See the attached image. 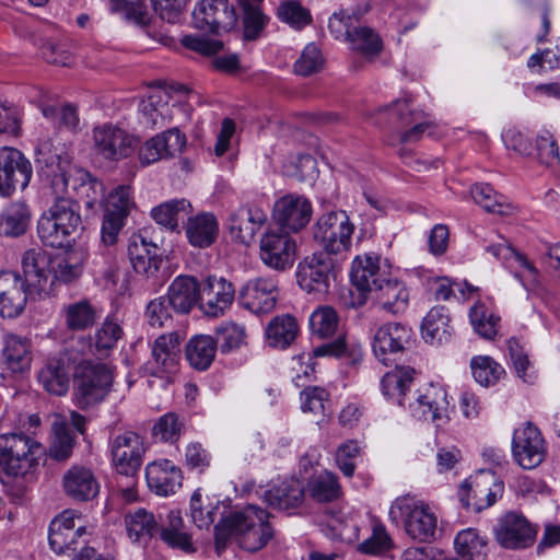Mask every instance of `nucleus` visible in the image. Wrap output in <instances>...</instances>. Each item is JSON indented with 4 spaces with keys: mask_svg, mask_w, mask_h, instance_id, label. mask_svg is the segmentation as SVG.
Masks as SVG:
<instances>
[{
    "mask_svg": "<svg viewBox=\"0 0 560 560\" xmlns=\"http://www.w3.org/2000/svg\"><path fill=\"white\" fill-rule=\"evenodd\" d=\"M47 143L37 149L36 161L47 167V176L51 177L50 187L55 196H72L74 191L78 201L92 209L104 196V186L82 168L73 166L67 158L47 152Z\"/></svg>",
    "mask_w": 560,
    "mask_h": 560,
    "instance_id": "obj_1",
    "label": "nucleus"
},
{
    "mask_svg": "<svg viewBox=\"0 0 560 560\" xmlns=\"http://www.w3.org/2000/svg\"><path fill=\"white\" fill-rule=\"evenodd\" d=\"M268 518L269 513L256 505L231 513L214 527L217 551L224 550L232 538L244 550L255 552L261 549L273 537Z\"/></svg>",
    "mask_w": 560,
    "mask_h": 560,
    "instance_id": "obj_2",
    "label": "nucleus"
},
{
    "mask_svg": "<svg viewBox=\"0 0 560 560\" xmlns=\"http://www.w3.org/2000/svg\"><path fill=\"white\" fill-rule=\"evenodd\" d=\"M73 197L56 196L52 206L39 218L37 233L46 246L62 248L83 229Z\"/></svg>",
    "mask_w": 560,
    "mask_h": 560,
    "instance_id": "obj_3",
    "label": "nucleus"
},
{
    "mask_svg": "<svg viewBox=\"0 0 560 560\" xmlns=\"http://www.w3.org/2000/svg\"><path fill=\"white\" fill-rule=\"evenodd\" d=\"M113 385V373L101 362L79 359L73 372L75 404L85 409L105 399Z\"/></svg>",
    "mask_w": 560,
    "mask_h": 560,
    "instance_id": "obj_4",
    "label": "nucleus"
},
{
    "mask_svg": "<svg viewBox=\"0 0 560 560\" xmlns=\"http://www.w3.org/2000/svg\"><path fill=\"white\" fill-rule=\"evenodd\" d=\"M393 517H404L407 535L413 540L427 542L434 538L436 516L429 505L410 495L396 499L390 508Z\"/></svg>",
    "mask_w": 560,
    "mask_h": 560,
    "instance_id": "obj_5",
    "label": "nucleus"
},
{
    "mask_svg": "<svg viewBox=\"0 0 560 560\" xmlns=\"http://www.w3.org/2000/svg\"><path fill=\"white\" fill-rule=\"evenodd\" d=\"M353 230L354 226L345 211H331L319 217L313 235L326 254H339L350 248Z\"/></svg>",
    "mask_w": 560,
    "mask_h": 560,
    "instance_id": "obj_6",
    "label": "nucleus"
},
{
    "mask_svg": "<svg viewBox=\"0 0 560 560\" xmlns=\"http://www.w3.org/2000/svg\"><path fill=\"white\" fill-rule=\"evenodd\" d=\"M35 445L25 434H0V468L9 476H23L35 464Z\"/></svg>",
    "mask_w": 560,
    "mask_h": 560,
    "instance_id": "obj_7",
    "label": "nucleus"
},
{
    "mask_svg": "<svg viewBox=\"0 0 560 560\" xmlns=\"http://www.w3.org/2000/svg\"><path fill=\"white\" fill-rule=\"evenodd\" d=\"M145 453L143 439L133 431H125L110 442L112 464L119 475L135 477Z\"/></svg>",
    "mask_w": 560,
    "mask_h": 560,
    "instance_id": "obj_8",
    "label": "nucleus"
},
{
    "mask_svg": "<svg viewBox=\"0 0 560 560\" xmlns=\"http://www.w3.org/2000/svg\"><path fill=\"white\" fill-rule=\"evenodd\" d=\"M80 359V351L70 347L58 354L47 359L45 365L39 371L38 380L43 387L52 395L62 396L69 389L71 369L75 370V365Z\"/></svg>",
    "mask_w": 560,
    "mask_h": 560,
    "instance_id": "obj_9",
    "label": "nucleus"
},
{
    "mask_svg": "<svg viewBox=\"0 0 560 560\" xmlns=\"http://www.w3.org/2000/svg\"><path fill=\"white\" fill-rule=\"evenodd\" d=\"M32 177V165L21 151L0 148V196L9 197L16 189H24Z\"/></svg>",
    "mask_w": 560,
    "mask_h": 560,
    "instance_id": "obj_10",
    "label": "nucleus"
},
{
    "mask_svg": "<svg viewBox=\"0 0 560 560\" xmlns=\"http://www.w3.org/2000/svg\"><path fill=\"white\" fill-rule=\"evenodd\" d=\"M536 529L527 518L517 512H508L494 528L498 544L505 549H524L532 546L536 539Z\"/></svg>",
    "mask_w": 560,
    "mask_h": 560,
    "instance_id": "obj_11",
    "label": "nucleus"
},
{
    "mask_svg": "<svg viewBox=\"0 0 560 560\" xmlns=\"http://www.w3.org/2000/svg\"><path fill=\"white\" fill-rule=\"evenodd\" d=\"M192 20L196 28L220 33L232 30L237 19L226 0H201L192 12Z\"/></svg>",
    "mask_w": 560,
    "mask_h": 560,
    "instance_id": "obj_12",
    "label": "nucleus"
},
{
    "mask_svg": "<svg viewBox=\"0 0 560 560\" xmlns=\"http://www.w3.org/2000/svg\"><path fill=\"white\" fill-rule=\"evenodd\" d=\"M93 143L96 153L110 161L129 156L135 147L133 138L112 124H104L93 129Z\"/></svg>",
    "mask_w": 560,
    "mask_h": 560,
    "instance_id": "obj_13",
    "label": "nucleus"
},
{
    "mask_svg": "<svg viewBox=\"0 0 560 560\" xmlns=\"http://www.w3.org/2000/svg\"><path fill=\"white\" fill-rule=\"evenodd\" d=\"M515 460L525 469L537 467L545 458L546 447L539 429L530 422L515 430L512 442Z\"/></svg>",
    "mask_w": 560,
    "mask_h": 560,
    "instance_id": "obj_14",
    "label": "nucleus"
},
{
    "mask_svg": "<svg viewBox=\"0 0 560 560\" xmlns=\"http://www.w3.org/2000/svg\"><path fill=\"white\" fill-rule=\"evenodd\" d=\"M259 247L262 262L270 268L285 270L294 264L296 244L288 233L266 232Z\"/></svg>",
    "mask_w": 560,
    "mask_h": 560,
    "instance_id": "obj_15",
    "label": "nucleus"
},
{
    "mask_svg": "<svg viewBox=\"0 0 560 560\" xmlns=\"http://www.w3.org/2000/svg\"><path fill=\"white\" fill-rule=\"evenodd\" d=\"M179 101L170 95L164 88L152 89L145 100L140 104L143 122L152 129H162L168 126L180 108Z\"/></svg>",
    "mask_w": 560,
    "mask_h": 560,
    "instance_id": "obj_16",
    "label": "nucleus"
},
{
    "mask_svg": "<svg viewBox=\"0 0 560 560\" xmlns=\"http://www.w3.org/2000/svg\"><path fill=\"white\" fill-rule=\"evenodd\" d=\"M84 535L85 528L83 526L75 527L72 513L66 511L51 522L48 539L56 553L65 555L86 547Z\"/></svg>",
    "mask_w": 560,
    "mask_h": 560,
    "instance_id": "obj_17",
    "label": "nucleus"
},
{
    "mask_svg": "<svg viewBox=\"0 0 560 560\" xmlns=\"http://www.w3.org/2000/svg\"><path fill=\"white\" fill-rule=\"evenodd\" d=\"M334 260L326 253H315L299 265L298 282L307 292H325L329 287Z\"/></svg>",
    "mask_w": 560,
    "mask_h": 560,
    "instance_id": "obj_18",
    "label": "nucleus"
},
{
    "mask_svg": "<svg viewBox=\"0 0 560 560\" xmlns=\"http://www.w3.org/2000/svg\"><path fill=\"white\" fill-rule=\"evenodd\" d=\"M313 209L304 196L285 195L273 207L276 222L288 231L299 232L304 229L312 218Z\"/></svg>",
    "mask_w": 560,
    "mask_h": 560,
    "instance_id": "obj_19",
    "label": "nucleus"
},
{
    "mask_svg": "<svg viewBox=\"0 0 560 560\" xmlns=\"http://www.w3.org/2000/svg\"><path fill=\"white\" fill-rule=\"evenodd\" d=\"M234 299V284L225 278L210 276L200 285V308L207 316L222 315Z\"/></svg>",
    "mask_w": 560,
    "mask_h": 560,
    "instance_id": "obj_20",
    "label": "nucleus"
},
{
    "mask_svg": "<svg viewBox=\"0 0 560 560\" xmlns=\"http://www.w3.org/2000/svg\"><path fill=\"white\" fill-rule=\"evenodd\" d=\"M278 285L272 278L248 280L240 291L241 304L255 314L268 313L276 306Z\"/></svg>",
    "mask_w": 560,
    "mask_h": 560,
    "instance_id": "obj_21",
    "label": "nucleus"
},
{
    "mask_svg": "<svg viewBox=\"0 0 560 560\" xmlns=\"http://www.w3.org/2000/svg\"><path fill=\"white\" fill-rule=\"evenodd\" d=\"M22 279L27 285L30 292L49 293V278L51 258L47 252L40 247L27 249L22 256Z\"/></svg>",
    "mask_w": 560,
    "mask_h": 560,
    "instance_id": "obj_22",
    "label": "nucleus"
},
{
    "mask_svg": "<svg viewBox=\"0 0 560 560\" xmlns=\"http://www.w3.org/2000/svg\"><path fill=\"white\" fill-rule=\"evenodd\" d=\"M185 145L186 136L178 128H170L145 141L139 150V160L141 164L149 165L175 156Z\"/></svg>",
    "mask_w": 560,
    "mask_h": 560,
    "instance_id": "obj_23",
    "label": "nucleus"
},
{
    "mask_svg": "<svg viewBox=\"0 0 560 560\" xmlns=\"http://www.w3.org/2000/svg\"><path fill=\"white\" fill-rule=\"evenodd\" d=\"M27 285L19 273L4 271L0 273V316L15 318L23 311L27 301Z\"/></svg>",
    "mask_w": 560,
    "mask_h": 560,
    "instance_id": "obj_24",
    "label": "nucleus"
},
{
    "mask_svg": "<svg viewBox=\"0 0 560 560\" xmlns=\"http://www.w3.org/2000/svg\"><path fill=\"white\" fill-rule=\"evenodd\" d=\"M266 213L258 207L241 206L229 218V231L233 240L249 245L265 224Z\"/></svg>",
    "mask_w": 560,
    "mask_h": 560,
    "instance_id": "obj_25",
    "label": "nucleus"
},
{
    "mask_svg": "<svg viewBox=\"0 0 560 560\" xmlns=\"http://www.w3.org/2000/svg\"><path fill=\"white\" fill-rule=\"evenodd\" d=\"M409 338L410 334L402 325L398 323L384 325L374 335L373 352L381 362L388 364L393 361V355L405 349Z\"/></svg>",
    "mask_w": 560,
    "mask_h": 560,
    "instance_id": "obj_26",
    "label": "nucleus"
},
{
    "mask_svg": "<svg viewBox=\"0 0 560 560\" xmlns=\"http://www.w3.org/2000/svg\"><path fill=\"white\" fill-rule=\"evenodd\" d=\"M369 293L382 310L393 315L400 314L407 308L409 292L397 279L383 278Z\"/></svg>",
    "mask_w": 560,
    "mask_h": 560,
    "instance_id": "obj_27",
    "label": "nucleus"
},
{
    "mask_svg": "<svg viewBox=\"0 0 560 560\" xmlns=\"http://www.w3.org/2000/svg\"><path fill=\"white\" fill-rule=\"evenodd\" d=\"M145 477L150 489L159 495L174 494L182 487L180 469L167 459L148 465Z\"/></svg>",
    "mask_w": 560,
    "mask_h": 560,
    "instance_id": "obj_28",
    "label": "nucleus"
},
{
    "mask_svg": "<svg viewBox=\"0 0 560 560\" xmlns=\"http://www.w3.org/2000/svg\"><path fill=\"white\" fill-rule=\"evenodd\" d=\"M62 482L67 495L80 502L94 499L100 490L93 471L84 466H72L63 475Z\"/></svg>",
    "mask_w": 560,
    "mask_h": 560,
    "instance_id": "obj_29",
    "label": "nucleus"
},
{
    "mask_svg": "<svg viewBox=\"0 0 560 560\" xmlns=\"http://www.w3.org/2000/svg\"><path fill=\"white\" fill-rule=\"evenodd\" d=\"M165 298L174 312L187 314L197 302L200 303V284L194 277L178 276L171 283Z\"/></svg>",
    "mask_w": 560,
    "mask_h": 560,
    "instance_id": "obj_30",
    "label": "nucleus"
},
{
    "mask_svg": "<svg viewBox=\"0 0 560 560\" xmlns=\"http://www.w3.org/2000/svg\"><path fill=\"white\" fill-rule=\"evenodd\" d=\"M179 359V336L176 332L161 335L152 346V371L154 375L171 374Z\"/></svg>",
    "mask_w": 560,
    "mask_h": 560,
    "instance_id": "obj_31",
    "label": "nucleus"
},
{
    "mask_svg": "<svg viewBox=\"0 0 560 560\" xmlns=\"http://www.w3.org/2000/svg\"><path fill=\"white\" fill-rule=\"evenodd\" d=\"M383 279L380 273L378 257L371 254L357 256L352 262L351 281L360 294L359 304H363L366 293Z\"/></svg>",
    "mask_w": 560,
    "mask_h": 560,
    "instance_id": "obj_32",
    "label": "nucleus"
},
{
    "mask_svg": "<svg viewBox=\"0 0 560 560\" xmlns=\"http://www.w3.org/2000/svg\"><path fill=\"white\" fill-rule=\"evenodd\" d=\"M299 331L295 317L289 314L278 315L266 327L267 343L275 349H285L295 341Z\"/></svg>",
    "mask_w": 560,
    "mask_h": 560,
    "instance_id": "obj_33",
    "label": "nucleus"
},
{
    "mask_svg": "<svg viewBox=\"0 0 560 560\" xmlns=\"http://www.w3.org/2000/svg\"><path fill=\"white\" fill-rule=\"evenodd\" d=\"M219 225L212 213H200L188 219L186 234L189 243L199 248L212 245L218 236Z\"/></svg>",
    "mask_w": 560,
    "mask_h": 560,
    "instance_id": "obj_34",
    "label": "nucleus"
},
{
    "mask_svg": "<svg viewBox=\"0 0 560 560\" xmlns=\"http://www.w3.org/2000/svg\"><path fill=\"white\" fill-rule=\"evenodd\" d=\"M305 489L298 479L283 481L265 492V501L272 508L289 510L301 505L304 501Z\"/></svg>",
    "mask_w": 560,
    "mask_h": 560,
    "instance_id": "obj_35",
    "label": "nucleus"
},
{
    "mask_svg": "<svg viewBox=\"0 0 560 560\" xmlns=\"http://www.w3.org/2000/svg\"><path fill=\"white\" fill-rule=\"evenodd\" d=\"M161 539L170 547L179 548L187 552L195 551L191 536L186 530L184 521L179 512L171 511L166 523L159 529Z\"/></svg>",
    "mask_w": 560,
    "mask_h": 560,
    "instance_id": "obj_36",
    "label": "nucleus"
},
{
    "mask_svg": "<svg viewBox=\"0 0 560 560\" xmlns=\"http://www.w3.org/2000/svg\"><path fill=\"white\" fill-rule=\"evenodd\" d=\"M415 373L416 371L410 366H397L387 372L381 381L383 394L402 406L404 397L413 382Z\"/></svg>",
    "mask_w": 560,
    "mask_h": 560,
    "instance_id": "obj_37",
    "label": "nucleus"
},
{
    "mask_svg": "<svg viewBox=\"0 0 560 560\" xmlns=\"http://www.w3.org/2000/svg\"><path fill=\"white\" fill-rule=\"evenodd\" d=\"M3 355L12 372L23 373L30 369L32 362L30 341L16 335H8L4 341Z\"/></svg>",
    "mask_w": 560,
    "mask_h": 560,
    "instance_id": "obj_38",
    "label": "nucleus"
},
{
    "mask_svg": "<svg viewBox=\"0 0 560 560\" xmlns=\"http://www.w3.org/2000/svg\"><path fill=\"white\" fill-rule=\"evenodd\" d=\"M218 348V341L211 336L198 335L186 345V358L197 370H206L212 363Z\"/></svg>",
    "mask_w": 560,
    "mask_h": 560,
    "instance_id": "obj_39",
    "label": "nucleus"
},
{
    "mask_svg": "<svg viewBox=\"0 0 560 560\" xmlns=\"http://www.w3.org/2000/svg\"><path fill=\"white\" fill-rule=\"evenodd\" d=\"M31 219L28 207L24 202L11 203L0 214V234L19 236L26 232Z\"/></svg>",
    "mask_w": 560,
    "mask_h": 560,
    "instance_id": "obj_40",
    "label": "nucleus"
},
{
    "mask_svg": "<svg viewBox=\"0 0 560 560\" xmlns=\"http://www.w3.org/2000/svg\"><path fill=\"white\" fill-rule=\"evenodd\" d=\"M125 524L129 537L135 541L150 539L159 532V525L153 513L145 509L127 513Z\"/></svg>",
    "mask_w": 560,
    "mask_h": 560,
    "instance_id": "obj_41",
    "label": "nucleus"
},
{
    "mask_svg": "<svg viewBox=\"0 0 560 560\" xmlns=\"http://www.w3.org/2000/svg\"><path fill=\"white\" fill-rule=\"evenodd\" d=\"M282 173L301 183L312 185L318 176L317 162L311 154L291 155L283 162Z\"/></svg>",
    "mask_w": 560,
    "mask_h": 560,
    "instance_id": "obj_42",
    "label": "nucleus"
},
{
    "mask_svg": "<svg viewBox=\"0 0 560 560\" xmlns=\"http://www.w3.org/2000/svg\"><path fill=\"white\" fill-rule=\"evenodd\" d=\"M65 324L69 330L82 331L96 320V310L88 300L70 303L63 308Z\"/></svg>",
    "mask_w": 560,
    "mask_h": 560,
    "instance_id": "obj_43",
    "label": "nucleus"
},
{
    "mask_svg": "<svg viewBox=\"0 0 560 560\" xmlns=\"http://www.w3.org/2000/svg\"><path fill=\"white\" fill-rule=\"evenodd\" d=\"M418 404L422 407V413L430 416L431 420L445 421L447 417L448 400L447 394L442 386H430L427 392L418 397Z\"/></svg>",
    "mask_w": 560,
    "mask_h": 560,
    "instance_id": "obj_44",
    "label": "nucleus"
},
{
    "mask_svg": "<svg viewBox=\"0 0 560 560\" xmlns=\"http://www.w3.org/2000/svg\"><path fill=\"white\" fill-rule=\"evenodd\" d=\"M348 43L351 49L368 58L377 56L383 49V43L378 34L369 26H355L348 33Z\"/></svg>",
    "mask_w": 560,
    "mask_h": 560,
    "instance_id": "obj_45",
    "label": "nucleus"
},
{
    "mask_svg": "<svg viewBox=\"0 0 560 560\" xmlns=\"http://www.w3.org/2000/svg\"><path fill=\"white\" fill-rule=\"evenodd\" d=\"M243 11L245 39H256L265 28L268 16L260 9L262 0H237Z\"/></svg>",
    "mask_w": 560,
    "mask_h": 560,
    "instance_id": "obj_46",
    "label": "nucleus"
},
{
    "mask_svg": "<svg viewBox=\"0 0 560 560\" xmlns=\"http://www.w3.org/2000/svg\"><path fill=\"white\" fill-rule=\"evenodd\" d=\"M310 497L319 503L332 502L341 495V487L331 472H323L310 479L307 483Z\"/></svg>",
    "mask_w": 560,
    "mask_h": 560,
    "instance_id": "obj_47",
    "label": "nucleus"
},
{
    "mask_svg": "<svg viewBox=\"0 0 560 560\" xmlns=\"http://www.w3.org/2000/svg\"><path fill=\"white\" fill-rule=\"evenodd\" d=\"M471 196L476 203L491 213L511 215L515 210V207L511 203L499 200L498 195L489 185H475L471 188Z\"/></svg>",
    "mask_w": 560,
    "mask_h": 560,
    "instance_id": "obj_48",
    "label": "nucleus"
},
{
    "mask_svg": "<svg viewBox=\"0 0 560 560\" xmlns=\"http://www.w3.org/2000/svg\"><path fill=\"white\" fill-rule=\"evenodd\" d=\"M537 159L541 165L550 168L555 175L560 174V155L557 141L549 131H542L536 138Z\"/></svg>",
    "mask_w": 560,
    "mask_h": 560,
    "instance_id": "obj_49",
    "label": "nucleus"
},
{
    "mask_svg": "<svg viewBox=\"0 0 560 560\" xmlns=\"http://www.w3.org/2000/svg\"><path fill=\"white\" fill-rule=\"evenodd\" d=\"M470 368L475 380L486 387L494 385L504 374V369L488 355L472 358Z\"/></svg>",
    "mask_w": 560,
    "mask_h": 560,
    "instance_id": "obj_50",
    "label": "nucleus"
},
{
    "mask_svg": "<svg viewBox=\"0 0 560 560\" xmlns=\"http://www.w3.org/2000/svg\"><path fill=\"white\" fill-rule=\"evenodd\" d=\"M191 205L185 199L172 200L152 210L153 219L161 225L174 230L178 225L180 214H188Z\"/></svg>",
    "mask_w": 560,
    "mask_h": 560,
    "instance_id": "obj_51",
    "label": "nucleus"
},
{
    "mask_svg": "<svg viewBox=\"0 0 560 560\" xmlns=\"http://www.w3.org/2000/svg\"><path fill=\"white\" fill-rule=\"evenodd\" d=\"M469 316L475 330L482 338L493 339L497 336L500 317L490 313L483 304H475Z\"/></svg>",
    "mask_w": 560,
    "mask_h": 560,
    "instance_id": "obj_52",
    "label": "nucleus"
},
{
    "mask_svg": "<svg viewBox=\"0 0 560 560\" xmlns=\"http://www.w3.org/2000/svg\"><path fill=\"white\" fill-rule=\"evenodd\" d=\"M486 250L499 260L505 264L516 261L532 275L537 273V269L521 253L516 252L511 243L503 236H498L497 241L487 246Z\"/></svg>",
    "mask_w": 560,
    "mask_h": 560,
    "instance_id": "obj_53",
    "label": "nucleus"
},
{
    "mask_svg": "<svg viewBox=\"0 0 560 560\" xmlns=\"http://www.w3.org/2000/svg\"><path fill=\"white\" fill-rule=\"evenodd\" d=\"M277 14L282 22L296 30H301L312 23L310 10L295 0L281 2L278 7Z\"/></svg>",
    "mask_w": 560,
    "mask_h": 560,
    "instance_id": "obj_54",
    "label": "nucleus"
},
{
    "mask_svg": "<svg viewBox=\"0 0 560 560\" xmlns=\"http://www.w3.org/2000/svg\"><path fill=\"white\" fill-rule=\"evenodd\" d=\"M52 440L49 446V454L54 459H68L73 450L74 439L71 430L63 423L55 422L52 425Z\"/></svg>",
    "mask_w": 560,
    "mask_h": 560,
    "instance_id": "obj_55",
    "label": "nucleus"
},
{
    "mask_svg": "<svg viewBox=\"0 0 560 560\" xmlns=\"http://www.w3.org/2000/svg\"><path fill=\"white\" fill-rule=\"evenodd\" d=\"M421 328L427 341H442L448 335V317L441 308H432L423 318Z\"/></svg>",
    "mask_w": 560,
    "mask_h": 560,
    "instance_id": "obj_56",
    "label": "nucleus"
},
{
    "mask_svg": "<svg viewBox=\"0 0 560 560\" xmlns=\"http://www.w3.org/2000/svg\"><path fill=\"white\" fill-rule=\"evenodd\" d=\"M329 394L323 387H306L301 393V408L303 412H310L318 418L326 416Z\"/></svg>",
    "mask_w": 560,
    "mask_h": 560,
    "instance_id": "obj_57",
    "label": "nucleus"
},
{
    "mask_svg": "<svg viewBox=\"0 0 560 560\" xmlns=\"http://www.w3.org/2000/svg\"><path fill=\"white\" fill-rule=\"evenodd\" d=\"M485 546L486 541L472 528L459 532L455 538L456 552L467 560L479 556Z\"/></svg>",
    "mask_w": 560,
    "mask_h": 560,
    "instance_id": "obj_58",
    "label": "nucleus"
},
{
    "mask_svg": "<svg viewBox=\"0 0 560 560\" xmlns=\"http://www.w3.org/2000/svg\"><path fill=\"white\" fill-rule=\"evenodd\" d=\"M81 265L77 262H71L69 259L63 257L51 259L49 291L55 282L70 283L77 280L81 276Z\"/></svg>",
    "mask_w": 560,
    "mask_h": 560,
    "instance_id": "obj_59",
    "label": "nucleus"
},
{
    "mask_svg": "<svg viewBox=\"0 0 560 560\" xmlns=\"http://www.w3.org/2000/svg\"><path fill=\"white\" fill-rule=\"evenodd\" d=\"M314 335L325 338L331 336L338 326V316L332 307L324 306L315 311L310 318Z\"/></svg>",
    "mask_w": 560,
    "mask_h": 560,
    "instance_id": "obj_60",
    "label": "nucleus"
},
{
    "mask_svg": "<svg viewBox=\"0 0 560 560\" xmlns=\"http://www.w3.org/2000/svg\"><path fill=\"white\" fill-rule=\"evenodd\" d=\"M112 8L140 26L149 24L150 15L144 0H112Z\"/></svg>",
    "mask_w": 560,
    "mask_h": 560,
    "instance_id": "obj_61",
    "label": "nucleus"
},
{
    "mask_svg": "<svg viewBox=\"0 0 560 560\" xmlns=\"http://www.w3.org/2000/svg\"><path fill=\"white\" fill-rule=\"evenodd\" d=\"M324 58L314 44L307 45L301 57L295 61L294 70L298 74L307 77L317 73L324 68Z\"/></svg>",
    "mask_w": 560,
    "mask_h": 560,
    "instance_id": "obj_62",
    "label": "nucleus"
},
{
    "mask_svg": "<svg viewBox=\"0 0 560 560\" xmlns=\"http://www.w3.org/2000/svg\"><path fill=\"white\" fill-rule=\"evenodd\" d=\"M182 422L174 412L162 416L152 428V435L163 442H175L182 432Z\"/></svg>",
    "mask_w": 560,
    "mask_h": 560,
    "instance_id": "obj_63",
    "label": "nucleus"
},
{
    "mask_svg": "<svg viewBox=\"0 0 560 560\" xmlns=\"http://www.w3.org/2000/svg\"><path fill=\"white\" fill-rule=\"evenodd\" d=\"M132 206L130 187L119 186L107 198L104 213L126 219Z\"/></svg>",
    "mask_w": 560,
    "mask_h": 560,
    "instance_id": "obj_64",
    "label": "nucleus"
}]
</instances>
